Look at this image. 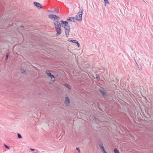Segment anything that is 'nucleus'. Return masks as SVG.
I'll list each match as a JSON object with an SVG mask.
<instances>
[{"mask_svg": "<svg viewBox=\"0 0 153 153\" xmlns=\"http://www.w3.org/2000/svg\"><path fill=\"white\" fill-rule=\"evenodd\" d=\"M30 149L32 151H35V149H32V148H30Z\"/></svg>", "mask_w": 153, "mask_h": 153, "instance_id": "bb28decb", "label": "nucleus"}, {"mask_svg": "<svg viewBox=\"0 0 153 153\" xmlns=\"http://www.w3.org/2000/svg\"><path fill=\"white\" fill-rule=\"evenodd\" d=\"M33 4L34 5L36 6L38 8L40 9L42 8V6L39 3L35 1L33 2Z\"/></svg>", "mask_w": 153, "mask_h": 153, "instance_id": "1a4fd4ad", "label": "nucleus"}, {"mask_svg": "<svg viewBox=\"0 0 153 153\" xmlns=\"http://www.w3.org/2000/svg\"><path fill=\"white\" fill-rule=\"evenodd\" d=\"M76 149L78 151V152L79 153H80V150L79 149V148L78 147H77L76 148Z\"/></svg>", "mask_w": 153, "mask_h": 153, "instance_id": "b1692460", "label": "nucleus"}, {"mask_svg": "<svg viewBox=\"0 0 153 153\" xmlns=\"http://www.w3.org/2000/svg\"><path fill=\"white\" fill-rule=\"evenodd\" d=\"M68 41L72 42L73 43H75L77 45V46L78 47H79L80 46V44L78 41L74 39H69Z\"/></svg>", "mask_w": 153, "mask_h": 153, "instance_id": "6e6552de", "label": "nucleus"}, {"mask_svg": "<svg viewBox=\"0 0 153 153\" xmlns=\"http://www.w3.org/2000/svg\"><path fill=\"white\" fill-rule=\"evenodd\" d=\"M105 1V5L106 6V5H107L108 4H109V2L108 1V0H104Z\"/></svg>", "mask_w": 153, "mask_h": 153, "instance_id": "a211bd4d", "label": "nucleus"}, {"mask_svg": "<svg viewBox=\"0 0 153 153\" xmlns=\"http://www.w3.org/2000/svg\"><path fill=\"white\" fill-rule=\"evenodd\" d=\"M50 11L51 12H53V11H52V10H51V11Z\"/></svg>", "mask_w": 153, "mask_h": 153, "instance_id": "c85d7f7f", "label": "nucleus"}, {"mask_svg": "<svg viewBox=\"0 0 153 153\" xmlns=\"http://www.w3.org/2000/svg\"><path fill=\"white\" fill-rule=\"evenodd\" d=\"M46 74L48 76L50 77L52 79V80L54 81L55 80V77L49 71H47L45 72Z\"/></svg>", "mask_w": 153, "mask_h": 153, "instance_id": "39448f33", "label": "nucleus"}, {"mask_svg": "<svg viewBox=\"0 0 153 153\" xmlns=\"http://www.w3.org/2000/svg\"><path fill=\"white\" fill-rule=\"evenodd\" d=\"M75 18L74 17H69L67 19V21L74 22V21Z\"/></svg>", "mask_w": 153, "mask_h": 153, "instance_id": "9d476101", "label": "nucleus"}, {"mask_svg": "<svg viewBox=\"0 0 153 153\" xmlns=\"http://www.w3.org/2000/svg\"><path fill=\"white\" fill-rule=\"evenodd\" d=\"M137 67L138 68L139 70H141L142 69V67L141 66L139 65L137 63Z\"/></svg>", "mask_w": 153, "mask_h": 153, "instance_id": "aec40b11", "label": "nucleus"}, {"mask_svg": "<svg viewBox=\"0 0 153 153\" xmlns=\"http://www.w3.org/2000/svg\"><path fill=\"white\" fill-rule=\"evenodd\" d=\"M95 76L97 79V81H99L100 79V77L99 74H96Z\"/></svg>", "mask_w": 153, "mask_h": 153, "instance_id": "dca6fc26", "label": "nucleus"}, {"mask_svg": "<svg viewBox=\"0 0 153 153\" xmlns=\"http://www.w3.org/2000/svg\"><path fill=\"white\" fill-rule=\"evenodd\" d=\"M114 153H120L118 150L116 148H115L114 150Z\"/></svg>", "mask_w": 153, "mask_h": 153, "instance_id": "6ab92c4d", "label": "nucleus"}, {"mask_svg": "<svg viewBox=\"0 0 153 153\" xmlns=\"http://www.w3.org/2000/svg\"><path fill=\"white\" fill-rule=\"evenodd\" d=\"M152 94L153 95V92H152Z\"/></svg>", "mask_w": 153, "mask_h": 153, "instance_id": "c756f323", "label": "nucleus"}, {"mask_svg": "<svg viewBox=\"0 0 153 153\" xmlns=\"http://www.w3.org/2000/svg\"><path fill=\"white\" fill-rule=\"evenodd\" d=\"M53 14H50L49 15V17L50 18L53 19Z\"/></svg>", "mask_w": 153, "mask_h": 153, "instance_id": "412c9836", "label": "nucleus"}, {"mask_svg": "<svg viewBox=\"0 0 153 153\" xmlns=\"http://www.w3.org/2000/svg\"><path fill=\"white\" fill-rule=\"evenodd\" d=\"M98 144L103 153H107L103 144L102 140L100 138L97 140Z\"/></svg>", "mask_w": 153, "mask_h": 153, "instance_id": "7ed1b4c3", "label": "nucleus"}, {"mask_svg": "<svg viewBox=\"0 0 153 153\" xmlns=\"http://www.w3.org/2000/svg\"><path fill=\"white\" fill-rule=\"evenodd\" d=\"M91 117L93 119L92 121H93V122H94L95 121L98 122L99 120V119L96 117L94 115H92Z\"/></svg>", "mask_w": 153, "mask_h": 153, "instance_id": "9b49d317", "label": "nucleus"}, {"mask_svg": "<svg viewBox=\"0 0 153 153\" xmlns=\"http://www.w3.org/2000/svg\"><path fill=\"white\" fill-rule=\"evenodd\" d=\"M4 146H5V147L6 148L8 149H10V147L9 146H7L5 144H4Z\"/></svg>", "mask_w": 153, "mask_h": 153, "instance_id": "393cba45", "label": "nucleus"}, {"mask_svg": "<svg viewBox=\"0 0 153 153\" xmlns=\"http://www.w3.org/2000/svg\"><path fill=\"white\" fill-rule=\"evenodd\" d=\"M64 85L65 87H66L67 88H68L69 90H71V87L69 84H68L67 83H65L64 84Z\"/></svg>", "mask_w": 153, "mask_h": 153, "instance_id": "ddd939ff", "label": "nucleus"}, {"mask_svg": "<svg viewBox=\"0 0 153 153\" xmlns=\"http://www.w3.org/2000/svg\"><path fill=\"white\" fill-rule=\"evenodd\" d=\"M60 22L62 24V27L63 26V25L64 26V28H65V27L67 26V25H68V22L67 21H64L63 20H61L60 21Z\"/></svg>", "mask_w": 153, "mask_h": 153, "instance_id": "0eeeda50", "label": "nucleus"}, {"mask_svg": "<svg viewBox=\"0 0 153 153\" xmlns=\"http://www.w3.org/2000/svg\"><path fill=\"white\" fill-rule=\"evenodd\" d=\"M53 19L54 20V21H55V20H56L57 19H59L60 17L58 16H57L56 15H53Z\"/></svg>", "mask_w": 153, "mask_h": 153, "instance_id": "2eb2a0df", "label": "nucleus"}, {"mask_svg": "<svg viewBox=\"0 0 153 153\" xmlns=\"http://www.w3.org/2000/svg\"><path fill=\"white\" fill-rule=\"evenodd\" d=\"M59 9L57 8H56L54 9V11L55 12L57 13H59Z\"/></svg>", "mask_w": 153, "mask_h": 153, "instance_id": "f3484780", "label": "nucleus"}, {"mask_svg": "<svg viewBox=\"0 0 153 153\" xmlns=\"http://www.w3.org/2000/svg\"><path fill=\"white\" fill-rule=\"evenodd\" d=\"M99 91L102 94L103 97L105 98L108 95L105 90L103 88H101V89H99Z\"/></svg>", "mask_w": 153, "mask_h": 153, "instance_id": "20e7f679", "label": "nucleus"}, {"mask_svg": "<svg viewBox=\"0 0 153 153\" xmlns=\"http://www.w3.org/2000/svg\"><path fill=\"white\" fill-rule=\"evenodd\" d=\"M70 103V100L68 97H65V100L64 101V103L65 105L68 106L69 105Z\"/></svg>", "mask_w": 153, "mask_h": 153, "instance_id": "423d86ee", "label": "nucleus"}, {"mask_svg": "<svg viewBox=\"0 0 153 153\" xmlns=\"http://www.w3.org/2000/svg\"><path fill=\"white\" fill-rule=\"evenodd\" d=\"M21 71L22 72V73L24 74H27V72H26V71L24 69H23V68H22L21 69Z\"/></svg>", "mask_w": 153, "mask_h": 153, "instance_id": "4468645a", "label": "nucleus"}, {"mask_svg": "<svg viewBox=\"0 0 153 153\" xmlns=\"http://www.w3.org/2000/svg\"><path fill=\"white\" fill-rule=\"evenodd\" d=\"M83 9L82 7H81L79 10L78 13L76 15L75 17V19L78 21L81 22L82 20V13Z\"/></svg>", "mask_w": 153, "mask_h": 153, "instance_id": "f03ea898", "label": "nucleus"}, {"mask_svg": "<svg viewBox=\"0 0 153 153\" xmlns=\"http://www.w3.org/2000/svg\"><path fill=\"white\" fill-rule=\"evenodd\" d=\"M70 31V30H69V29L65 28V34L66 37H68V36Z\"/></svg>", "mask_w": 153, "mask_h": 153, "instance_id": "f8f14e48", "label": "nucleus"}, {"mask_svg": "<svg viewBox=\"0 0 153 153\" xmlns=\"http://www.w3.org/2000/svg\"><path fill=\"white\" fill-rule=\"evenodd\" d=\"M66 27H67V28L69 29V30H70V26L69 25H67V26H66Z\"/></svg>", "mask_w": 153, "mask_h": 153, "instance_id": "a878e982", "label": "nucleus"}, {"mask_svg": "<svg viewBox=\"0 0 153 153\" xmlns=\"http://www.w3.org/2000/svg\"><path fill=\"white\" fill-rule=\"evenodd\" d=\"M17 135H18V137L19 139H21V138H22V137L21 135L20 134L18 133L17 134Z\"/></svg>", "mask_w": 153, "mask_h": 153, "instance_id": "5701e85b", "label": "nucleus"}, {"mask_svg": "<svg viewBox=\"0 0 153 153\" xmlns=\"http://www.w3.org/2000/svg\"><path fill=\"white\" fill-rule=\"evenodd\" d=\"M8 58H9V54L7 53L6 55L5 60H7L8 59Z\"/></svg>", "mask_w": 153, "mask_h": 153, "instance_id": "4be33fe9", "label": "nucleus"}, {"mask_svg": "<svg viewBox=\"0 0 153 153\" xmlns=\"http://www.w3.org/2000/svg\"><path fill=\"white\" fill-rule=\"evenodd\" d=\"M59 19L53 21L56 30V31L57 32L56 34V36H59L62 32L61 25L59 22Z\"/></svg>", "mask_w": 153, "mask_h": 153, "instance_id": "f257e3e1", "label": "nucleus"}, {"mask_svg": "<svg viewBox=\"0 0 153 153\" xmlns=\"http://www.w3.org/2000/svg\"><path fill=\"white\" fill-rule=\"evenodd\" d=\"M20 26L22 27H24L22 25H21Z\"/></svg>", "mask_w": 153, "mask_h": 153, "instance_id": "cd10ccee", "label": "nucleus"}]
</instances>
